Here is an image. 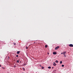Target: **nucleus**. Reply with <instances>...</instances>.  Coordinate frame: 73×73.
I'll use <instances>...</instances> for the list:
<instances>
[{
  "instance_id": "26",
  "label": "nucleus",
  "mask_w": 73,
  "mask_h": 73,
  "mask_svg": "<svg viewBox=\"0 0 73 73\" xmlns=\"http://www.w3.org/2000/svg\"><path fill=\"white\" fill-rule=\"evenodd\" d=\"M35 42L34 43V44H35Z\"/></svg>"
},
{
  "instance_id": "6",
  "label": "nucleus",
  "mask_w": 73,
  "mask_h": 73,
  "mask_svg": "<svg viewBox=\"0 0 73 73\" xmlns=\"http://www.w3.org/2000/svg\"><path fill=\"white\" fill-rule=\"evenodd\" d=\"M17 54H19V53H20V51H18L17 52Z\"/></svg>"
},
{
  "instance_id": "11",
  "label": "nucleus",
  "mask_w": 73,
  "mask_h": 73,
  "mask_svg": "<svg viewBox=\"0 0 73 73\" xmlns=\"http://www.w3.org/2000/svg\"><path fill=\"white\" fill-rule=\"evenodd\" d=\"M19 60H17V62H18V63H19Z\"/></svg>"
},
{
  "instance_id": "20",
  "label": "nucleus",
  "mask_w": 73,
  "mask_h": 73,
  "mask_svg": "<svg viewBox=\"0 0 73 73\" xmlns=\"http://www.w3.org/2000/svg\"><path fill=\"white\" fill-rule=\"evenodd\" d=\"M19 56H18V55H16V57H18Z\"/></svg>"
},
{
  "instance_id": "15",
  "label": "nucleus",
  "mask_w": 73,
  "mask_h": 73,
  "mask_svg": "<svg viewBox=\"0 0 73 73\" xmlns=\"http://www.w3.org/2000/svg\"><path fill=\"white\" fill-rule=\"evenodd\" d=\"M56 62L57 63H58V61H57V60H56Z\"/></svg>"
},
{
  "instance_id": "3",
  "label": "nucleus",
  "mask_w": 73,
  "mask_h": 73,
  "mask_svg": "<svg viewBox=\"0 0 73 73\" xmlns=\"http://www.w3.org/2000/svg\"><path fill=\"white\" fill-rule=\"evenodd\" d=\"M53 54H57V52H54L53 53Z\"/></svg>"
},
{
  "instance_id": "2",
  "label": "nucleus",
  "mask_w": 73,
  "mask_h": 73,
  "mask_svg": "<svg viewBox=\"0 0 73 73\" xmlns=\"http://www.w3.org/2000/svg\"><path fill=\"white\" fill-rule=\"evenodd\" d=\"M69 46H70V47H73V45L72 44H70L69 45Z\"/></svg>"
},
{
  "instance_id": "23",
  "label": "nucleus",
  "mask_w": 73,
  "mask_h": 73,
  "mask_svg": "<svg viewBox=\"0 0 73 73\" xmlns=\"http://www.w3.org/2000/svg\"><path fill=\"white\" fill-rule=\"evenodd\" d=\"M16 67V66H14V68H15Z\"/></svg>"
},
{
  "instance_id": "10",
  "label": "nucleus",
  "mask_w": 73,
  "mask_h": 73,
  "mask_svg": "<svg viewBox=\"0 0 73 73\" xmlns=\"http://www.w3.org/2000/svg\"><path fill=\"white\" fill-rule=\"evenodd\" d=\"M22 69H23V70H25V68H23Z\"/></svg>"
},
{
  "instance_id": "21",
  "label": "nucleus",
  "mask_w": 73,
  "mask_h": 73,
  "mask_svg": "<svg viewBox=\"0 0 73 73\" xmlns=\"http://www.w3.org/2000/svg\"><path fill=\"white\" fill-rule=\"evenodd\" d=\"M1 67V65L0 64V67Z\"/></svg>"
},
{
  "instance_id": "12",
  "label": "nucleus",
  "mask_w": 73,
  "mask_h": 73,
  "mask_svg": "<svg viewBox=\"0 0 73 73\" xmlns=\"http://www.w3.org/2000/svg\"><path fill=\"white\" fill-rule=\"evenodd\" d=\"M2 69H5V68L4 67H2Z\"/></svg>"
},
{
  "instance_id": "8",
  "label": "nucleus",
  "mask_w": 73,
  "mask_h": 73,
  "mask_svg": "<svg viewBox=\"0 0 73 73\" xmlns=\"http://www.w3.org/2000/svg\"><path fill=\"white\" fill-rule=\"evenodd\" d=\"M64 57H66V55H65L64 54Z\"/></svg>"
},
{
  "instance_id": "25",
  "label": "nucleus",
  "mask_w": 73,
  "mask_h": 73,
  "mask_svg": "<svg viewBox=\"0 0 73 73\" xmlns=\"http://www.w3.org/2000/svg\"><path fill=\"white\" fill-rule=\"evenodd\" d=\"M48 54H49V53H48Z\"/></svg>"
},
{
  "instance_id": "5",
  "label": "nucleus",
  "mask_w": 73,
  "mask_h": 73,
  "mask_svg": "<svg viewBox=\"0 0 73 73\" xmlns=\"http://www.w3.org/2000/svg\"><path fill=\"white\" fill-rule=\"evenodd\" d=\"M53 65L54 66H56V63H54Z\"/></svg>"
},
{
  "instance_id": "22",
  "label": "nucleus",
  "mask_w": 73,
  "mask_h": 73,
  "mask_svg": "<svg viewBox=\"0 0 73 73\" xmlns=\"http://www.w3.org/2000/svg\"><path fill=\"white\" fill-rule=\"evenodd\" d=\"M54 68L53 67H52V69H53Z\"/></svg>"
},
{
  "instance_id": "1",
  "label": "nucleus",
  "mask_w": 73,
  "mask_h": 73,
  "mask_svg": "<svg viewBox=\"0 0 73 73\" xmlns=\"http://www.w3.org/2000/svg\"><path fill=\"white\" fill-rule=\"evenodd\" d=\"M59 48V46H57L55 48V50H57L58 49V48Z\"/></svg>"
},
{
  "instance_id": "7",
  "label": "nucleus",
  "mask_w": 73,
  "mask_h": 73,
  "mask_svg": "<svg viewBox=\"0 0 73 73\" xmlns=\"http://www.w3.org/2000/svg\"><path fill=\"white\" fill-rule=\"evenodd\" d=\"M62 61H60V64H62Z\"/></svg>"
},
{
  "instance_id": "17",
  "label": "nucleus",
  "mask_w": 73,
  "mask_h": 73,
  "mask_svg": "<svg viewBox=\"0 0 73 73\" xmlns=\"http://www.w3.org/2000/svg\"><path fill=\"white\" fill-rule=\"evenodd\" d=\"M42 69H44V68L43 67H42Z\"/></svg>"
},
{
  "instance_id": "16",
  "label": "nucleus",
  "mask_w": 73,
  "mask_h": 73,
  "mask_svg": "<svg viewBox=\"0 0 73 73\" xmlns=\"http://www.w3.org/2000/svg\"><path fill=\"white\" fill-rule=\"evenodd\" d=\"M13 44H14V45H16V43H13Z\"/></svg>"
},
{
  "instance_id": "13",
  "label": "nucleus",
  "mask_w": 73,
  "mask_h": 73,
  "mask_svg": "<svg viewBox=\"0 0 73 73\" xmlns=\"http://www.w3.org/2000/svg\"><path fill=\"white\" fill-rule=\"evenodd\" d=\"M48 46L47 45H45V47L46 48Z\"/></svg>"
},
{
  "instance_id": "18",
  "label": "nucleus",
  "mask_w": 73,
  "mask_h": 73,
  "mask_svg": "<svg viewBox=\"0 0 73 73\" xmlns=\"http://www.w3.org/2000/svg\"><path fill=\"white\" fill-rule=\"evenodd\" d=\"M28 47L26 46V49H28Z\"/></svg>"
},
{
  "instance_id": "9",
  "label": "nucleus",
  "mask_w": 73,
  "mask_h": 73,
  "mask_svg": "<svg viewBox=\"0 0 73 73\" xmlns=\"http://www.w3.org/2000/svg\"><path fill=\"white\" fill-rule=\"evenodd\" d=\"M48 69H50L51 68V67H50V66L48 67Z\"/></svg>"
},
{
  "instance_id": "24",
  "label": "nucleus",
  "mask_w": 73,
  "mask_h": 73,
  "mask_svg": "<svg viewBox=\"0 0 73 73\" xmlns=\"http://www.w3.org/2000/svg\"><path fill=\"white\" fill-rule=\"evenodd\" d=\"M25 64L24 65V66H25Z\"/></svg>"
},
{
  "instance_id": "4",
  "label": "nucleus",
  "mask_w": 73,
  "mask_h": 73,
  "mask_svg": "<svg viewBox=\"0 0 73 73\" xmlns=\"http://www.w3.org/2000/svg\"><path fill=\"white\" fill-rule=\"evenodd\" d=\"M66 51H64L63 52V54H66Z\"/></svg>"
},
{
  "instance_id": "14",
  "label": "nucleus",
  "mask_w": 73,
  "mask_h": 73,
  "mask_svg": "<svg viewBox=\"0 0 73 73\" xmlns=\"http://www.w3.org/2000/svg\"><path fill=\"white\" fill-rule=\"evenodd\" d=\"M62 67H64V65H62Z\"/></svg>"
},
{
  "instance_id": "19",
  "label": "nucleus",
  "mask_w": 73,
  "mask_h": 73,
  "mask_svg": "<svg viewBox=\"0 0 73 73\" xmlns=\"http://www.w3.org/2000/svg\"><path fill=\"white\" fill-rule=\"evenodd\" d=\"M63 54V53L61 52V54Z\"/></svg>"
},
{
  "instance_id": "27",
  "label": "nucleus",
  "mask_w": 73,
  "mask_h": 73,
  "mask_svg": "<svg viewBox=\"0 0 73 73\" xmlns=\"http://www.w3.org/2000/svg\"><path fill=\"white\" fill-rule=\"evenodd\" d=\"M8 58H9V57H8Z\"/></svg>"
}]
</instances>
